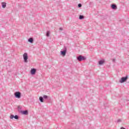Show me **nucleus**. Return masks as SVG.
<instances>
[{
	"instance_id": "f257e3e1",
	"label": "nucleus",
	"mask_w": 129,
	"mask_h": 129,
	"mask_svg": "<svg viewBox=\"0 0 129 129\" xmlns=\"http://www.w3.org/2000/svg\"><path fill=\"white\" fill-rule=\"evenodd\" d=\"M77 59L79 62H81V61H84L85 60H86V58L81 55H80L77 57Z\"/></svg>"
},
{
	"instance_id": "f03ea898",
	"label": "nucleus",
	"mask_w": 129,
	"mask_h": 129,
	"mask_svg": "<svg viewBox=\"0 0 129 129\" xmlns=\"http://www.w3.org/2000/svg\"><path fill=\"white\" fill-rule=\"evenodd\" d=\"M28 53L27 52L24 53L23 54V59L25 63H28Z\"/></svg>"
},
{
	"instance_id": "7ed1b4c3",
	"label": "nucleus",
	"mask_w": 129,
	"mask_h": 129,
	"mask_svg": "<svg viewBox=\"0 0 129 129\" xmlns=\"http://www.w3.org/2000/svg\"><path fill=\"white\" fill-rule=\"evenodd\" d=\"M128 77L126 76L125 77H122L119 81L120 83H123V82H125L126 80H127Z\"/></svg>"
},
{
	"instance_id": "20e7f679",
	"label": "nucleus",
	"mask_w": 129,
	"mask_h": 129,
	"mask_svg": "<svg viewBox=\"0 0 129 129\" xmlns=\"http://www.w3.org/2000/svg\"><path fill=\"white\" fill-rule=\"evenodd\" d=\"M66 53H67V48L66 46H64V49L60 51V54L62 56H65V55H66Z\"/></svg>"
},
{
	"instance_id": "39448f33",
	"label": "nucleus",
	"mask_w": 129,
	"mask_h": 129,
	"mask_svg": "<svg viewBox=\"0 0 129 129\" xmlns=\"http://www.w3.org/2000/svg\"><path fill=\"white\" fill-rule=\"evenodd\" d=\"M14 95L16 97V98H21V96L22 95V94L20 92H16L14 93Z\"/></svg>"
},
{
	"instance_id": "423d86ee",
	"label": "nucleus",
	"mask_w": 129,
	"mask_h": 129,
	"mask_svg": "<svg viewBox=\"0 0 129 129\" xmlns=\"http://www.w3.org/2000/svg\"><path fill=\"white\" fill-rule=\"evenodd\" d=\"M10 118L13 119V118H15V119H19V116L18 115H14L13 114H11L10 115Z\"/></svg>"
},
{
	"instance_id": "0eeeda50",
	"label": "nucleus",
	"mask_w": 129,
	"mask_h": 129,
	"mask_svg": "<svg viewBox=\"0 0 129 129\" xmlns=\"http://www.w3.org/2000/svg\"><path fill=\"white\" fill-rule=\"evenodd\" d=\"M36 71H37L36 69H32L30 71V73L32 75H35L36 74Z\"/></svg>"
},
{
	"instance_id": "6e6552de",
	"label": "nucleus",
	"mask_w": 129,
	"mask_h": 129,
	"mask_svg": "<svg viewBox=\"0 0 129 129\" xmlns=\"http://www.w3.org/2000/svg\"><path fill=\"white\" fill-rule=\"evenodd\" d=\"M20 113H22V114H24L25 115H28L29 112H28V110H24V111H20Z\"/></svg>"
},
{
	"instance_id": "1a4fd4ad",
	"label": "nucleus",
	"mask_w": 129,
	"mask_h": 129,
	"mask_svg": "<svg viewBox=\"0 0 129 129\" xmlns=\"http://www.w3.org/2000/svg\"><path fill=\"white\" fill-rule=\"evenodd\" d=\"M111 9H112V10H116V9H117V6H116L115 4H112L111 6Z\"/></svg>"
},
{
	"instance_id": "9d476101",
	"label": "nucleus",
	"mask_w": 129,
	"mask_h": 129,
	"mask_svg": "<svg viewBox=\"0 0 129 129\" xmlns=\"http://www.w3.org/2000/svg\"><path fill=\"white\" fill-rule=\"evenodd\" d=\"M105 62V60L104 59L100 60L99 61V65H102Z\"/></svg>"
},
{
	"instance_id": "9b49d317",
	"label": "nucleus",
	"mask_w": 129,
	"mask_h": 129,
	"mask_svg": "<svg viewBox=\"0 0 129 129\" xmlns=\"http://www.w3.org/2000/svg\"><path fill=\"white\" fill-rule=\"evenodd\" d=\"M28 41L29 42V43L33 44V42H34V39L33 38H30L28 39Z\"/></svg>"
},
{
	"instance_id": "f8f14e48",
	"label": "nucleus",
	"mask_w": 129,
	"mask_h": 129,
	"mask_svg": "<svg viewBox=\"0 0 129 129\" xmlns=\"http://www.w3.org/2000/svg\"><path fill=\"white\" fill-rule=\"evenodd\" d=\"M2 8H3V9H5V8L7 7V3H6L5 2H3L2 3Z\"/></svg>"
},
{
	"instance_id": "ddd939ff",
	"label": "nucleus",
	"mask_w": 129,
	"mask_h": 129,
	"mask_svg": "<svg viewBox=\"0 0 129 129\" xmlns=\"http://www.w3.org/2000/svg\"><path fill=\"white\" fill-rule=\"evenodd\" d=\"M39 100H40V102H44V98L42 96H40L39 97Z\"/></svg>"
},
{
	"instance_id": "4468645a",
	"label": "nucleus",
	"mask_w": 129,
	"mask_h": 129,
	"mask_svg": "<svg viewBox=\"0 0 129 129\" xmlns=\"http://www.w3.org/2000/svg\"><path fill=\"white\" fill-rule=\"evenodd\" d=\"M79 20H83L84 19V16L83 15H80Z\"/></svg>"
},
{
	"instance_id": "2eb2a0df",
	"label": "nucleus",
	"mask_w": 129,
	"mask_h": 129,
	"mask_svg": "<svg viewBox=\"0 0 129 129\" xmlns=\"http://www.w3.org/2000/svg\"><path fill=\"white\" fill-rule=\"evenodd\" d=\"M22 108H21V106H18V111L19 112H20L21 113V111H22Z\"/></svg>"
},
{
	"instance_id": "dca6fc26",
	"label": "nucleus",
	"mask_w": 129,
	"mask_h": 129,
	"mask_svg": "<svg viewBox=\"0 0 129 129\" xmlns=\"http://www.w3.org/2000/svg\"><path fill=\"white\" fill-rule=\"evenodd\" d=\"M49 36H50V31H48L46 32V36L49 37Z\"/></svg>"
},
{
	"instance_id": "f3484780",
	"label": "nucleus",
	"mask_w": 129,
	"mask_h": 129,
	"mask_svg": "<svg viewBox=\"0 0 129 129\" xmlns=\"http://www.w3.org/2000/svg\"><path fill=\"white\" fill-rule=\"evenodd\" d=\"M43 98H44V99H47V98H48V96L44 95L43 96Z\"/></svg>"
},
{
	"instance_id": "a211bd4d",
	"label": "nucleus",
	"mask_w": 129,
	"mask_h": 129,
	"mask_svg": "<svg viewBox=\"0 0 129 129\" xmlns=\"http://www.w3.org/2000/svg\"><path fill=\"white\" fill-rule=\"evenodd\" d=\"M82 7V4H78V8H81Z\"/></svg>"
},
{
	"instance_id": "6ab92c4d",
	"label": "nucleus",
	"mask_w": 129,
	"mask_h": 129,
	"mask_svg": "<svg viewBox=\"0 0 129 129\" xmlns=\"http://www.w3.org/2000/svg\"><path fill=\"white\" fill-rule=\"evenodd\" d=\"M120 121H121V119H118L117 121V122H120Z\"/></svg>"
},
{
	"instance_id": "aec40b11",
	"label": "nucleus",
	"mask_w": 129,
	"mask_h": 129,
	"mask_svg": "<svg viewBox=\"0 0 129 129\" xmlns=\"http://www.w3.org/2000/svg\"><path fill=\"white\" fill-rule=\"evenodd\" d=\"M112 62H115V58L112 59Z\"/></svg>"
},
{
	"instance_id": "412c9836",
	"label": "nucleus",
	"mask_w": 129,
	"mask_h": 129,
	"mask_svg": "<svg viewBox=\"0 0 129 129\" xmlns=\"http://www.w3.org/2000/svg\"><path fill=\"white\" fill-rule=\"evenodd\" d=\"M59 30L63 31V28H62V27L59 28Z\"/></svg>"
},
{
	"instance_id": "4be33fe9",
	"label": "nucleus",
	"mask_w": 129,
	"mask_h": 129,
	"mask_svg": "<svg viewBox=\"0 0 129 129\" xmlns=\"http://www.w3.org/2000/svg\"><path fill=\"white\" fill-rule=\"evenodd\" d=\"M120 129H125V128H124V127H121L120 128Z\"/></svg>"
}]
</instances>
